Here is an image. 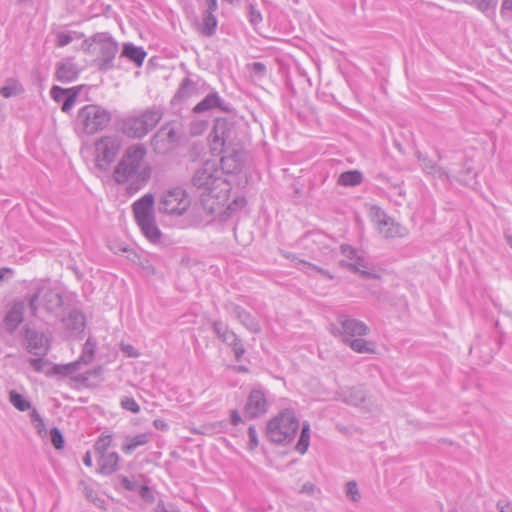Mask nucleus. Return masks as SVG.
Masks as SVG:
<instances>
[{"label": "nucleus", "instance_id": "nucleus-62", "mask_svg": "<svg viewBox=\"0 0 512 512\" xmlns=\"http://www.w3.org/2000/svg\"><path fill=\"white\" fill-rule=\"evenodd\" d=\"M121 484L122 486L128 490V491H134L135 490V484L131 480H129L127 477L123 476L121 478Z\"/></svg>", "mask_w": 512, "mask_h": 512}, {"label": "nucleus", "instance_id": "nucleus-53", "mask_svg": "<svg viewBox=\"0 0 512 512\" xmlns=\"http://www.w3.org/2000/svg\"><path fill=\"white\" fill-rule=\"evenodd\" d=\"M319 491L320 490L311 482L304 483L300 489V493L306 495H314L315 492Z\"/></svg>", "mask_w": 512, "mask_h": 512}, {"label": "nucleus", "instance_id": "nucleus-51", "mask_svg": "<svg viewBox=\"0 0 512 512\" xmlns=\"http://www.w3.org/2000/svg\"><path fill=\"white\" fill-rule=\"evenodd\" d=\"M249 21L253 25H258L260 22H262V15L260 11L257 10L253 5L249 6Z\"/></svg>", "mask_w": 512, "mask_h": 512}, {"label": "nucleus", "instance_id": "nucleus-31", "mask_svg": "<svg viewBox=\"0 0 512 512\" xmlns=\"http://www.w3.org/2000/svg\"><path fill=\"white\" fill-rule=\"evenodd\" d=\"M214 12L206 9L203 15V23L199 27V32L206 37H212L216 33L218 21L213 14Z\"/></svg>", "mask_w": 512, "mask_h": 512}, {"label": "nucleus", "instance_id": "nucleus-8", "mask_svg": "<svg viewBox=\"0 0 512 512\" xmlns=\"http://www.w3.org/2000/svg\"><path fill=\"white\" fill-rule=\"evenodd\" d=\"M191 200L187 191L179 186L169 188L158 198V211L168 215H183L190 207Z\"/></svg>", "mask_w": 512, "mask_h": 512}, {"label": "nucleus", "instance_id": "nucleus-36", "mask_svg": "<svg viewBox=\"0 0 512 512\" xmlns=\"http://www.w3.org/2000/svg\"><path fill=\"white\" fill-rule=\"evenodd\" d=\"M363 181V175L358 170H350L340 174L338 184L342 186H357Z\"/></svg>", "mask_w": 512, "mask_h": 512}, {"label": "nucleus", "instance_id": "nucleus-38", "mask_svg": "<svg viewBox=\"0 0 512 512\" xmlns=\"http://www.w3.org/2000/svg\"><path fill=\"white\" fill-rule=\"evenodd\" d=\"M310 444V424L304 422L302 425L299 440L295 446V449L300 454H305Z\"/></svg>", "mask_w": 512, "mask_h": 512}, {"label": "nucleus", "instance_id": "nucleus-35", "mask_svg": "<svg viewBox=\"0 0 512 512\" xmlns=\"http://www.w3.org/2000/svg\"><path fill=\"white\" fill-rule=\"evenodd\" d=\"M97 342L92 337H89L83 345V349L78 361L81 364H90L93 362L96 352Z\"/></svg>", "mask_w": 512, "mask_h": 512}, {"label": "nucleus", "instance_id": "nucleus-28", "mask_svg": "<svg viewBox=\"0 0 512 512\" xmlns=\"http://www.w3.org/2000/svg\"><path fill=\"white\" fill-rule=\"evenodd\" d=\"M195 91L196 84L189 77L184 78L172 98V104H177L188 99Z\"/></svg>", "mask_w": 512, "mask_h": 512}, {"label": "nucleus", "instance_id": "nucleus-57", "mask_svg": "<svg viewBox=\"0 0 512 512\" xmlns=\"http://www.w3.org/2000/svg\"><path fill=\"white\" fill-rule=\"evenodd\" d=\"M251 70L258 76H263L266 72V66L261 62H254L251 64Z\"/></svg>", "mask_w": 512, "mask_h": 512}, {"label": "nucleus", "instance_id": "nucleus-16", "mask_svg": "<svg viewBox=\"0 0 512 512\" xmlns=\"http://www.w3.org/2000/svg\"><path fill=\"white\" fill-rule=\"evenodd\" d=\"M225 311L231 316L235 317L249 332L259 334L261 332V325L259 321L242 306L228 301L224 304Z\"/></svg>", "mask_w": 512, "mask_h": 512}, {"label": "nucleus", "instance_id": "nucleus-26", "mask_svg": "<svg viewBox=\"0 0 512 512\" xmlns=\"http://www.w3.org/2000/svg\"><path fill=\"white\" fill-rule=\"evenodd\" d=\"M151 438L152 433L150 432L140 433L135 436H127L122 445V451L126 454H130L139 446H143L149 443Z\"/></svg>", "mask_w": 512, "mask_h": 512}, {"label": "nucleus", "instance_id": "nucleus-40", "mask_svg": "<svg viewBox=\"0 0 512 512\" xmlns=\"http://www.w3.org/2000/svg\"><path fill=\"white\" fill-rule=\"evenodd\" d=\"M112 441H113L112 434L102 433L101 436L96 440V442L94 444L95 452L99 456L109 453L108 448L111 446Z\"/></svg>", "mask_w": 512, "mask_h": 512}, {"label": "nucleus", "instance_id": "nucleus-45", "mask_svg": "<svg viewBox=\"0 0 512 512\" xmlns=\"http://www.w3.org/2000/svg\"><path fill=\"white\" fill-rule=\"evenodd\" d=\"M465 1L470 4H474L482 12L494 10L498 3V0H465Z\"/></svg>", "mask_w": 512, "mask_h": 512}, {"label": "nucleus", "instance_id": "nucleus-27", "mask_svg": "<svg viewBox=\"0 0 512 512\" xmlns=\"http://www.w3.org/2000/svg\"><path fill=\"white\" fill-rule=\"evenodd\" d=\"M146 52L142 47H137L132 43H125L123 45V50L121 53V57H125L129 59L131 62L135 63L136 66L140 67L146 57Z\"/></svg>", "mask_w": 512, "mask_h": 512}, {"label": "nucleus", "instance_id": "nucleus-18", "mask_svg": "<svg viewBox=\"0 0 512 512\" xmlns=\"http://www.w3.org/2000/svg\"><path fill=\"white\" fill-rule=\"evenodd\" d=\"M341 253L352 262L345 264L350 270L354 272H359L363 277L365 278H375L376 275L362 270L365 268H368V263L365 260L364 257L358 254V251L356 248L348 245V244H342L340 246Z\"/></svg>", "mask_w": 512, "mask_h": 512}, {"label": "nucleus", "instance_id": "nucleus-23", "mask_svg": "<svg viewBox=\"0 0 512 512\" xmlns=\"http://www.w3.org/2000/svg\"><path fill=\"white\" fill-rule=\"evenodd\" d=\"M79 71L77 66L69 61L57 64L55 78L62 83H70L78 78Z\"/></svg>", "mask_w": 512, "mask_h": 512}, {"label": "nucleus", "instance_id": "nucleus-47", "mask_svg": "<svg viewBox=\"0 0 512 512\" xmlns=\"http://www.w3.org/2000/svg\"><path fill=\"white\" fill-rule=\"evenodd\" d=\"M50 438H51V442L53 444V446L60 450L64 447V444H65V441H64V437L60 431V429H58L57 427H54L50 430Z\"/></svg>", "mask_w": 512, "mask_h": 512}, {"label": "nucleus", "instance_id": "nucleus-41", "mask_svg": "<svg viewBox=\"0 0 512 512\" xmlns=\"http://www.w3.org/2000/svg\"><path fill=\"white\" fill-rule=\"evenodd\" d=\"M81 363L76 360L68 364H55L53 366V373L61 376H69L80 369Z\"/></svg>", "mask_w": 512, "mask_h": 512}, {"label": "nucleus", "instance_id": "nucleus-44", "mask_svg": "<svg viewBox=\"0 0 512 512\" xmlns=\"http://www.w3.org/2000/svg\"><path fill=\"white\" fill-rule=\"evenodd\" d=\"M73 35H76L77 38H81L83 34H77V32H70V31H60L56 34V45L58 47H64L68 44H70L74 37Z\"/></svg>", "mask_w": 512, "mask_h": 512}, {"label": "nucleus", "instance_id": "nucleus-42", "mask_svg": "<svg viewBox=\"0 0 512 512\" xmlns=\"http://www.w3.org/2000/svg\"><path fill=\"white\" fill-rule=\"evenodd\" d=\"M23 91L21 85L14 79H9L3 87L0 88V94L5 98L16 96Z\"/></svg>", "mask_w": 512, "mask_h": 512}, {"label": "nucleus", "instance_id": "nucleus-33", "mask_svg": "<svg viewBox=\"0 0 512 512\" xmlns=\"http://www.w3.org/2000/svg\"><path fill=\"white\" fill-rule=\"evenodd\" d=\"M212 329L218 338L229 346L238 338V335L234 331L229 330L228 326L221 321H214Z\"/></svg>", "mask_w": 512, "mask_h": 512}, {"label": "nucleus", "instance_id": "nucleus-2", "mask_svg": "<svg viewBox=\"0 0 512 512\" xmlns=\"http://www.w3.org/2000/svg\"><path fill=\"white\" fill-rule=\"evenodd\" d=\"M83 47L88 53H97L94 63L100 72L116 68L115 58L119 51V45L110 33L93 34L83 41Z\"/></svg>", "mask_w": 512, "mask_h": 512}, {"label": "nucleus", "instance_id": "nucleus-55", "mask_svg": "<svg viewBox=\"0 0 512 512\" xmlns=\"http://www.w3.org/2000/svg\"><path fill=\"white\" fill-rule=\"evenodd\" d=\"M501 15L512 17V0H503L501 5Z\"/></svg>", "mask_w": 512, "mask_h": 512}, {"label": "nucleus", "instance_id": "nucleus-14", "mask_svg": "<svg viewBox=\"0 0 512 512\" xmlns=\"http://www.w3.org/2000/svg\"><path fill=\"white\" fill-rule=\"evenodd\" d=\"M212 142L221 147H230L236 139L234 123L226 118H217L211 133Z\"/></svg>", "mask_w": 512, "mask_h": 512}, {"label": "nucleus", "instance_id": "nucleus-30", "mask_svg": "<svg viewBox=\"0 0 512 512\" xmlns=\"http://www.w3.org/2000/svg\"><path fill=\"white\" fill-rule=\"evenodd\" d=\"M286 257L288 259H291V261L294 263V265L298 269L302 270L303 272H305L308 275H310V271H315L329 280H332L334 278V276L328 270H325V269L318 267L312 263L301 260L294 255H292V256L287 255Z\"/></svg>", "mask_w": 512, "mask_h": 512}, {"label": "nucleus", "instance_id": "nucleus-6", "mask_svg": "<svg viewBox=\"0 0 512 512\" xmlns=\"http://www.w3.org/2000/svg\"><path fill=\"white\" fill-rule=\"evenodd\" d=\"M111 112L101 105L87 104L78 110L76 126L86 135H94L105 130L111 123Z\"/></svg>", "mask_w": 512, "mask_h": 512}, {"label": "nucleus", "instance_id": "nucleus-34", "mask_svg": "<svg viewBox=\"0 0 512 512\" xmlns=\"http://www.w3.org/2000/svg\"><path fill=\"white\" fill-rule=\"evenodd\" d=\"M354 352L356 353H375V344L371 341H367L362 337H356L348 342H345Z\"/></svg>", "mask_w": 512, "mask_h": 512}, {"label": "nucleus", "instance_id": "nucleus-54", "mask_svg": "<svg viewBox=\"0 0 512 512\" xmlns=\"http://www.w3.org/2000/svg\"><path fill=\"white\" fill-rule=\"evenodd\" d=\"M247 204L246 198L243 196L236 197L229 205V209L234 211L243 208Z\"/></svg>", "mask_w": 512, "mask_h": 512}, {"label": "nucleus", "instance_id": "nucleus-49", "mask_svg": "<svg viewBox=\"0 0 512 512\" xmlns=\"http://www.w3.org/2000/svg\"><path fill=\"white\" fill-rule=\"evenodd\" d=\"M236 361H241L243 355L246 353V349L242 343V340L238 337L237 340L230 345Z\"/></svg>", "mask_w": 512, "mask_h": 512}, {"label": "nucleus", "instance_id": "nucleus-11", "mask_svg": "<svg viewBox=\"0 0 512 512\" xmlns=\"http://www.w3.org/2000/svg\"><path fill=\"white\" fill-rule=\"evenodd\" d=\"M340 326L339 336L343 343L356 337L367 336L370 332L369 327L361 320L341 314L337 317Z\"/></svg>", "mask_w": 512, "mask_h": 512}, {"label": "nucleus", "instance_id": "nucleus-46", "mask_svg": "<svg viewBox=\"0 0 512 512\" xmlns=\"http://www.w3.org/2000/svg\"><path fill=\"white\" fill-rule=\"evenodd\" d=\"M345 494L350 500L354 502H358L361 498V495L358 490V485L355 481H349L346 483Z\"/></svg>", "mask_w": 512, "mask_h": 512}, {"label": "nucleus", "instance_id": "nucleus-60", "mask_svg": "<svg viewBox=\"0 0 512 512\" xmlns=\"http://www.w3.org/2000/svg\"><path fill=\"white\" fill-rule=\"evenodd\" d=\"M230 420L234 426H237L238 424L242 423V418L237 410L231 411Z\"/></svg>", "mask_w": 512, "mask_h": 512}, {"label": "nucleus", "instance_id": "nucleus-43", "mask_svg": "<svg viewBox=\"0 0 512 512\" xmlns=\"http://www.w3.org/2000/svg\"><path fill=\"white\" fill-rule=\"evenodd\" d=\"M80 486L82 487V492L87 500L98 507H102L104 500L98 497L97 492L91 486L84 481L80 482Z\"/></svg>", "mask_w": 512, "mask_h": 512}, {"label": "nucleus", "instance_id": "nucleus-17", "mask_svg": "<svg viewBox=\"0 0 512 512\" xmlns=\"http://www.w3.org/2000/svg\"><path fill=\"white\" fill-rule=\"evenodd\" d=\"M267 409L268 402L263 390L258 388L252 389L244 406L245 417L248 419H255L265 414Z\"/></svg>", "mask_w": 512, "mask_h": 512}, {"label": "nucleus", "instance_id": "nucleus-3", "mask_svg": "<svg viewBox=\"0 0 512 512\" xmlns=\"http://www.w3.org/2000/svg\"><path fill=\"white\" fill-rule=\"evenodd\" d=\"M45 311L49 314L58 315L63 305L61 292L52 288L48 280H39L33 285V292L25 296L27 307L32 317L38 316L40 302Z\"/></svg>", "mask_w": 512, "mask_h": 512}, {"label": "nucleus", "instance_id": "nucleus-13", "mask_svg": "<svg viewBox=\"0 0 512 512\" xmlns=\"http://www.w3.org/2000/svg\"><path fill=\"white\" fill-rule=\"evenodd\" d=\"M373 221L376 223L379 233L385 238L403 237L405 235V228L388 217L379 207L373 208Z\"/></svg>", "mask_w": 512, "mask_h": 512}, {"label": "nucleus", "instance_id": "nucleus-61", "mask_svg": "<svg viewBox=\"0 0 512 512\" xmlns=\"http://www.w3.org/2000/svg\"><path fill=\"white\" fill-rule=\"evenodd\" d=\"M153 425L156 429L161 431H166L169 428L168 424L163 419H155Z\"/></svg>", "mask_w": 512, "mask_h": 512}, {"label": "nucleus", "instance_id": "nucleus-59", "mask_svg": "<svg viewBox=\"0 0 512 512\" xmlns=\"http://www.w3.org/2000/svg\"><path fill=\"white\" fill-rule=\"evenodd\" d=\"M12 276H13V270L12 269L7 268V267L0 269V285L4 281L12 278Z\"/></svg>", "mask_w": 512, "mask_h": 512}, {"label": "nucleus", "instance_id": "nucleus-50", "mask_svg": "<svg viewBox=\"0 0 512 512\" xmlns=\"http://www.w3.org/2000/svg\"><path fill=\"white\" fill-rule=\"evenodd\" d=\"M42 357L43 356H36L28 360V363L36 372H42L44 366L47 364V361Z\"/></svg>", "mask_w": 512, "mask_h": 512}, {"label": "nucleus", "instance_id": "nucleus-56", "mask_svg": "<svg viewBox=\"0 0 512 512\" xmlns=\"http://www.w3.org/2000/svg\"><path fill=\"white\" fill-rule=\"evenodd\" d=\"M501 15L512 17V0H503L501 5Z\"/></svg>", "mask_w": 512, "mask_h": 512}, {"label": "nucleus", "instance_id": "nucleus-39", "mask_svg": "<svg viewBox=\"0 0 512 512\" xmlns=\"http://www.w3.org/2000/svg\"><path fill=\"white\" fill-rule=\"evenodd\" d=\"M9 401L11 404L21 412L27 411L31 408V403L20 393L15 390L9 392Z\"/></svg>", "mask_w": 512, "mask_h": 512}, {"label": "nucleus", "instance_id": "nucleus-37", "mask_svg": "<svg viewBox=\"0 0 512 512\" xmlns=\"http://www.w3.org/2000/svg\"><path fill=\"white\" fill-rule=\"evenodd\" d=\"M421 161V167L427 174H433L437 175L439 178H445L449 179L450 176L448 172L442 168L439 167L435 162H433L431 159L424 157L420 159Z\"/></svg>", "mask_w": 512, "mask_h": 512}, {"label": "nucleus", "instance_id": "nucleus-22", "mask_svg": "<svg viewBox=\"0 0 512 512\" xmlns=\"http://www.w3.org/2000/svg\"><path fill=\"white\" fill-rule=\"evenodd\" d=\"M221 176L225 174H236L241 171L243 166V153L238 150H233L227 155H223L220 159Z\"/></svg>", "mask_w": 512, "mask_h": 512}, {"label": "nucleus", "instance_id": "nucleus-15", "mask_svg": "<svg viewBox=\"0 0 512 512\" xmlns=\"http://www.w3.org/2000/svg\"><path fill=\"white\" fill-rule=\"evenodd\" d=\"M26 306L27 301L25 299L15 300L7 309L2 322L3 328L7 334L13 335L23 323Z\"/></svg>", "mask_w": 512, "mask_h": 512}, {"label": "nucleus", "instance_id": "nucleus-32", "mask_svg": "<svg viewBox=\"0 0 512 512\" xmlns=\"http://www.w3.org/2000/svg\"><path fill=\"white\" fill-rule=\"evenodd\" d=\"M62 322L67 330L79 332L84 327L85 319L81 312L72 310L66 317L62 319Z\"/></svg>", "mask_w": 512, "mask_h": 512}, {"label": "nucleus", "instance_id": "nucleus-1", "mask_svg": "<svg viewBox=\"0 0 512 512\" xmlns=\"http://www.w3.org/2000/svg\"><path fill=\"white\" fill-rule=\"evenodd\" d=\"M147 149L142 143L127 147L113 171V179L118 184L129 183L127 190L134 194L149 181L152 168L145 158Z\"/></svg>", "mask_w": 512, "mask_h": 512}, {"label": "nucleus", "instance_id": "nucleus-21", "mask_svg": "<svg viewBox=\"0 0 512 512\" xmlns=\"http://www.w3.org/2000/svg\"><path fill=\"white\" fill-rule=\"evenodd\" d=\"M154 202V196L148 193L133 203L132 207L136 222L155 217Z\"/></svg>", "mask_w": 512, "mask_h": 512}, {"label": "nucleus", "instance_id": "nucleus-5", "mask_svg": "<svg viewBox=\"0 0 512 512\" xmlns=\"http://www.w3.org/2000/svg\"><path fill=\"white\" fill-rule=\"evenodd\" d=\"M300 423L292 409H284L267 424L266 435L277 444H286L294 440Z\"/></svg>", "mask_w": 512, "mask_h": 512}, {"label": "nucleus", "instance_id": "nucleus-29", "mask_svg": "<svg viewBox=\"0 0 512 512\" xmlns=\"http://www.w3.org/2000/svg\"><path fill=\"white\" fill-rule=\"evenodd\" d=\"M142 233L152 242L157 243L161 238V231L156 225L155 217L138 221Z\"/></svg>", "mask_w": 512, "mask_h": 512}, {"label": "nucleus", "instance_id": "nucleus-9", "mask_svg": "<svg viewBox=\"0 0 512 512\" xmlns=\"http://www.w3.org/2000/svg\"><path fill=\"white\" fill-rule=\"evenodd\" d=\"M121 149V140L114 135L102 136L95 142L96 166L108 170Z\"/></svg>", "mask_w": 512, "mask_h": 512}, {"label": "nucleus", "instance_id": "nucleus-48", "mask_svg": "<svg viewBox=\"0 0 512 512\" xmlns=\"http://www.w3.org/2000/svg\"><path fill=\"white\" fill-rule=\"evenodd\" d=\"M120 404L123 409L131 411L132 413L137 414L140 412L139 404L132 397H123Z\"/></svg>", "mask_w": 512, "mask_h": 512}, {"label": "nucleus", "instance_id": "nucleus-64", "mask_svg": "<svg viewBox=\"0 0 512 512\" xmlns=\"http://www.w3.org/2000/svg\"><path fill=\"white\" fill-rule=\"evenodd\" d=\"M30 419L33 424L41 422V420H43V418L35 408H33L30 412Z\"/></svg>", "mask_w": 512, "mask_h": 512}, {"label": "nucleus", "instance_id": "nucleus-58", "mask_svg": "<svg viewBox=\"0 0 512 512\" xmlns=\"http://www.w3.org/2000/svg\"><path fill=\"white\" fill-rule=\"evenodd\" d=\"M497 509L499 512H512V502L499 500L497 502Z\"/></svg>", "mask_w": 512, "mask_h": 512}, {"label": "nucleus", "instance_id": "nucleus-12", "mask_svg": "<svg viewBox=\"0 0 512 512\" xmlns=\"http://www.w3.org/2000/svg\"><path fill=\"white\" fill-rule=\"evenodd\" d=\"M22 333L28 353L34 356H45L48 353L50 344L44 333L31 328L29 325L23 327Z\"/></svg>", "mask_w": 512, "mask_h": 512}, {"label": "nucleus", "instance_id": "nucleus-19", "mask_svg": "<svg viewBox=\"0 0 512 512\" xmlns=\"http://www.w3.org/2000/svg\"><path fill=\"white\" fill-rule=\"evenodd\" d=\"M219 109L223 112H231L230 104L226 103L219 95L218 92L214 91L206 95L198 104L193 108V112L200 114L213 109Z\"/></svg>", "mask_w": 512, "mask_h": 512}, {"label": "nucleus", "instance_id": "nucleus-7", "mask_svg": "<svg viewBox=\"0 0 512 512\" xmlns=\"http://www.w3.org/2000/svg\"><path fill=\"white\" fill-rule=\"evenodd\" d=\"M164 116V108L152 106L142 111L138 116L128 117L123 121V132L132 138L141 139L146 136Z\"/></svg>", "mask_w": 512, "mask_h": 512}, {"label": "nucleus", "instance_id": "nucleus-20", "mask_svg": "<svg viewBox=\"0 0 512 512\" xmlns=\"http://www.w3.org/2000/svg\"><path fill=\"white\" fill-rule=\"evenodd\" d=\"M80 87L62 88L60 86H53L51 88V97L56 102H62V111L67 113L73 107Z\"/></svg>", "mask_w": 512, "mask_h": 512}, {"label": "nucleus", "instance_id": "nucleus-4", "mask_svg": "<svg viewBox=\"0 0 512 512\" xmlns=\"http://www.w3.org/2000/svg\"><path fill=\"white\" fill-rule=\"evenodd\" d=\"M191 183L200 196L212 195L214 197H219L218 189L223 190V187L228 185L214 161L203 163L193 173Z\"/></svg>", "mask_w": 512, "mask_h": 512}, {"label": "nucleus", "instance_id": "nucleus-24", "mask_svg": "<svg viewBox=\"0 0 512 512\" xmlns=\"http://www.w3.org/2000/svg\"><path fill=\"white\" fill-rule=\"evenodd\" d=\"M338 397L348 405L358 406L364 402L366 393L362 387H347L338 393Z\"/></svg>", "mask_w": 512, "mask_h": 512}, {"label": "nucleus", "instance_id": "nucleus-52", "mask_svg": "<svg viewBox=\"0 0 512 512\" xmlns=\"http://www.w3.org/2000/svg\"><path fill=\"white\" fill-rule=\"evenodd\" d=\"M248 436H249L250 449L256 448L259 444V441H258L256 429L253 425L249 426V428H248Z\"/></svg>", "mask_w": 512, "mask_h": 512}, {"label": "nucleus", "instance_id": "nucleus-10", "mask_svg": "<svg viewBox=\"0 0 512 512\" xmlns=\"http://www.w3.org/2000/svg\"><path fill=\"white\" fill-rule=\"evenodd\" d=\"M179 135L175 122L162 125L151 139V146L156 154H167L178 143Z\"/></svg>", "mask_w": 512, "mask_h": 512}, {"label": "nucleus", "instance_id": "nucleus-63", "mask_svg": "<svg viewBox=\"0 0 512 512\" xmlns=\"http://www.w3.org/2000/svg\"><path fill=\"white\" fill-rule=\"evenodd\" d=\"M122 351L126 352L130 357H137L138 353L132 345H122Z\"/></svg>", "mask_w": 512, "mask_h": 512}, {"label": "nucleus", "instance_id": "nucleus-25", "mask_svg": "<svg viewBox=\"0 0 512 512\" xmlns=\"http://www.w3.org/2000/svg\"><path fill=\"white\" fill-rule=\"evenodd\" d=\"M120 457L117 452H109L99 456L98 472L102 475H111L118 470Z\"/></svg>", "mask_w": 512, "mask_h": 512}]
</instances>
